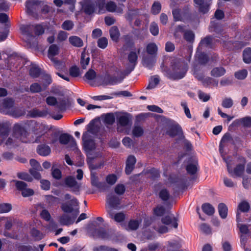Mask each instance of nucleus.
Here are the masks:
<instances>
[{
  "instance_id": "obj_14",
  "label": "nucleus",
  "mask_w": 251,
  "mask_h": 251,
  "mask_svg": "<svg viewBox=\"0 0 251 251\" xmlns=\"http://www.w3.org/2000/svg\"><path fill=\"white\" fill-rule=\"evenodd\" d=\"M75 214L73 215L72 217H70L67 214H63L59 218V222L61 225L68 226L74 223V221L77 215L79 213V210L76 209L75 211Z\"/></svg>"
},
{
  "instance_id": "obj_39",
  "label": "nucleus",
  "mask_w": 251,
  "mask_h": 251,
  "mask_svg": "<svg viewBox=\"0 0 251 251\" xmlns=\"http://www.w3.org/2000/svg\"><path fill=\"white\" fill-rule=\"evenodd\" d=\"M59 52L58 47L55 44L51 45L49 49L48 56L50 59L51 58H54V56L57 55Z\"/></svg>"
},
{
  "instance_id": "obj_15",
  "label": "nucleus",
  "mask_w": 251,
  "mask_h": 251,
  "mask_svg": "<svg viewBox=\"0 0 251 251\" xmlns=\"http://www.w3.org/2000/svg\"><path fill=\"white\" fill-rule=\"evenodd\" d=\"M123 4L117 5L113 1H109L106 3V10L110 12H116L118 14H122L123 13Z\"/></svg>"
},
{
  "instance_id": "obj_23",
  "label": "nucleus",
  "mask_w": 251,
  "mask_h": 251,
  "mask_svg": "<svg viewBox=\"0 0 251 251\" xmlns=\"http://www.w3.org/2000/svg\"><path fill=\"white\" fill-rule=\"evenodd\" d=\"M233 124L235 125H241L246 127H251V117L247 116L234 121Z\"/></svg>"
},
{
  "instance_id": "obj_28",
  "label": "nucleus",
  "mask_w": 251,
  "mask_h": 251,
  "mask_svg": "<svg viewBox=\"0 0 251 251\" xmlns=\"http://www.w3.org/2000/svg\"><path fill=\"white\" fill-rule=\"evenodd\" d=\"M172 14L175 21H183L185 13L182 12L181 9L175 8L173 9Z\"/></svg>"
},
{
  "instance_id": "obj_3",
  "label": "nucleus",
  "mask_w": 251,
  "mask_h": 251,
  "mask_svg": "<svg viewBox=\"0 0 251 251\" xmlns=\"http://www.w3.org/2000/svg\"><path fill=\"white\" fill-rule=\"evenodd\" d=\"M212 41V38L207 36L201 40L197 49L195 55V61L197 63L205 64L208 60L207 55L201 51L204 47L210 46Z\"/></svg>"
},
{
  "instance_id": "obj_13",
  "label": "nucleus",
  "mask_w": 251,
  "mask_h": 251,
  "mask_svg": "<svg viewBox=\"0 0 251 251\" xmlns=\"http://www.w3.org/2000/svg\"><path fill=\"white\" fill-rule=\"evenodd\" d=\"M59 141L60 143L63 145H66L70 142L71 148L74 150L76 148V143L74 138L72 135L67 133L61 134L59 137Z\"/></svg>"
},
{
  "instance_id": "obj_62",
  "label": "nucleus",
  "mask_w": 251,
  "mask_h": 251,
  "mask_svg": "<svg viewBox=\"0 0 251 251\" xmlns=\"http://www.w3.org/2000/svg\"><path fill=\"white\" fill-rule=\"evenodd\" d=\"M98 236L103 239H110L109 233L103 228L99 229L98 231Z\"/></svg>"
},
{
  "instance_id": "obj_44",
  "label": "nucleus",
  "mask_w": 251,
  "mask_h": 251,
  "mask_svg": "<svg viewBox=\"0 0 251 251\" xmlns=\"http://www.w3.org/2000/svg\"><path fill=\"white\" fill-rule=\"evenodd\" d=\"M243 60L246 63L251 62V48H247L243 51Z\"/></svg>"
},
{
  "instance_id": "obj_40",
  "label": "nucleus",
  "mask_w": 251,
  "mask_h": 251,
  "mask_svg": "<svg viewBox=\"0 0 251 251\" xmlns=\"http://www.w3.org/2000/svg\"><path fill=\"white\" fill-rule=\"evenodd\" d=\"M40 2L38 0H28L26 2L25 7L27 9V11L28 13H31L32 11L33 6L38 5L40 4Z\"/></svg>"
},
{
  "instance_id": "obj_21",
  "label": "nucleus",
  "mask_w": 251,
  "mask_h": 251,
  "mask_svg": "<svg viewBox=\"0 0 251 251\" xmlns=\"http://www.w3.org/2000/svg\"><path fill=\"white\" fill-rule=\"evenodd\" d=\"M162 222L166 225H169L174 228H177L178 224L176 219L173 215H169L163 218Z\"/></svg>"
},
{
  "instance_id": "obj_6",
  "label": "nucleus",
  "mask_w": 251,
  "mask_h": 251,
  "mask_svg": "<svg viewBox=\"0 0 251 251\" xmlns=\"http://www.w3.org/2000/svg\"><path fill=\"white\" fill-rule=\"evenodd\" d=\"M63 185L76 195H79L82 189V183L77 181L75 177L72 176H67L64 179Z\"/></svg>"
},
{
  "instance_id": "obj_56",
  "label": "nucleus",
  "mask_w": 251,
  "mask_h": 251,
  "mask_svg": "<svg viewBox=\"0 0 251 251\" xmlns=\"http://www.w3.org/2000/svg\"><path fill=\"white\" fill-rule=\"evenodd\" d=\"M248 75V71L246 70H242L235 73V77L238 79H245Z\"/></svg>"
},
{
  "instance_id": "obj_5",
  "label": "nucleus",
  "mask_w": 251,
  "mask_h": 251,
  "mask_svg": "<svg viewBox=\"0 0 251 251\" xmlns=\"http://www.w3.org/2000/svg\"><path fill=\"white\" fill-rule=\"evenodd\" d=\"M20 30L25 38H30L33 37V31L36 35H40L44 33L45 29L41 25H22L20 26Z\"/></svg>"
},
{
  "instance_id": "obj_9",
  "label": "nucleus",
  "mask_w": 251,
  "mask_h": 251,
  "mask_svg": "<svg viewBox=\"0 0 251 251\" xmlns=\"http://www.w3.org/2000/svg\"><path fill=\"white\" fill-rule=\"evenodd\" d=\"M78 201L75 198L71 200L69 204L67 203H63L61 204V208L62 210L66 213H70L73 212V215L75 214V210H78Z\"/></svg>"
},
{
  "instance_id": "obj_2",
  "label": "nucleus",
  "mask_w": 251,
  "mask_h": 251,
  "mask_svg": "<svg viewBox=\"0 0 251 251\" xmlns=\"http://www.w3.org/2000/svg\"><path fill=\"white\" fill-rule=\"evenodd\" d=\"M33 124H34V123L29 121L24 125H15L14 127L15 136L19 138L22 142L27 143L29 142V140L27 139V136L29 135L30 128L32 127Z\"/></svg>"
},
{
  "instance_id": "obj_55",
  "label": "nucleus",
  "mask_w": 251,
  "mask_h": 251,
  "mask_svg": "<svg viewBox=\"0 0 251 251\" xmlns=\"http://www.w3.org/2000/svg\"><path fill=\"white\" fill-rule=\"evenodd\" d=\"M10 114L14 117L18 118L25 114V111L22 109L18 108H13Z\"/></svg>"
},
{
  "instance_id": "obj_36",
  "label": "nucleus",
  "mask_w": 251,
  "mask_h": 251,
  "mask_svg": "<svg viewBox=\"0 0 251 251\" xmlns=\"http://www.w3.org/2000/svg\"><path fill=\"white\" fill-rule=\"evenodd\" d=\"M46 200L49 206H55L59 203V199L53 196H46Z\"/></svg>"
},
{
  "instance_id": "obj_41",
  "label": "nucleus",
  "mask_w": 251,
  "mask_h": 251,
  "mask_svg": "<svg viewBox=\"0 0 251 251\" xmlns=\"http://www.w3.org/2000/svg\"><path fill=\"white\" fill-rule=\"evenodd\" d=\"M250 206L249 202L246 201H242L238 206L237 212L240 211L243 212H247L249 210Z\"/></svg>"
},
{
  "instance_id": "obj_57",
  "label": "nucleus",
  "mask_w": 251,
  "mask_h": 251,
  "mask_svg": "<svg viewBox=\"0 0 251 251\" xmlns=\"http://www.w3.org/2000/svg\"><path fill=\"white\" fill-rule=\"evenodd\" d=\"M106 181L110 185H114L117 180V177L116 175L110 174L106 177Z\"/></svg>"
},
{
  "instance_id": "obj_51",
  "label": "nucleus",
  "mask_w": 251,
  "mask_h": 251,
  "mask_svg": "<svg viewBox=\"0 0 251 251\" xmlns=\"http://www.w3.org/2000/svg\"><path fill=\"white\" fill-rule=\"evenodd\" d=\"M141 223V220H130L128 223V227L130 230H136Z\"/></svg>"
},
{
  "instance_id": "obj_42",
  "label": "nucleus",
  "mask_w": 251,
  "mask_h": 251,
  "mask_svg": "<svg viewBox=\"0 0 251 251\" xmlns=\"http://www.w3.org/2000/svg\"><path fill=\"white\" fill-rule=\"evenodd\" d=\"M90 58L89 56H86V54L84 51L82 52L81 55L80 64L81 67L83 69H85L89 63Z\"/></svg>"
},
{
  "instance_id": "obj_59",
  "label": "nucleus",
  "mask_w": 251,
  "mask_h": 251,
  "mask_svg": "<svg viewBox=\"0 0 251 251\" xmlns=\"http://www.w3.org/2000/svg\"><path fill=\"white\" fill-rule=\"evenodd\" d=\"M12 209V205L8 203L0 204V213H7Z\"/></svg>"
},
{
  "instance_id": "obj_37",
  "label": "nucleus",
  "mask_w": 251,
  "mask_h": 251,
  "mask_svg": "<svg viewBox=\"0 0 251 251\" xmlns=\"http://www.w3.org/2000/svg\"><path fill=\"white\" fill-rule=\"evenodd\" d=\"M201 208L203 211L208 215H212L215 212L214 208L208 203L203 204Z\"/></svg>"
},
{
  "instance_id": "obj_7",
  "label": "nucleus",
  "mask_w": 251,
  "mask_h": 251,
  "mask_svg": "<svg viewBox=\"0 0 251 251\" xmlns=\"http://www.w3.org/2000/svg\"><path fill=\"white\" fill-rule=\"evenodd\" d=\"M240 159L242 164H238L233 170H232L229 163L227 162V161L225 160L226 163L227 171L231 176H241L243 174L245 170V164L246 162V160L244 157H241Z\"/></svg>"
},
{
  "instance_id": "obj_22",
  "label": "nucleus",
  "mask_w": 251,
  "mask_h": 251,
  "mask_svg": "<svg viewBox=\"0 0 251 251\" xmlns=\"http://www.w3.org/2000/svg\"><path fill=\"white\" fill-rule=\"evenodd\" d=\"M107 212L109 217L117 222H121L123 221L125 218V215L122 212H118L114 214L112 209H107Z\"/></svg>"
},
{
  "instance_id": "obj_25",
  "label": "nucleus",
  "mask_w": 251,
  "mask_h": 251,
  "mask_svg": "<svg viewBox=\"0 0 251 251\" xmlns=\"http://www.w3.org/2000/svg\"><path fill=\"white\" fill-rule=\"evenodd\" d=\"M156 62L155 56L145 57L143 58L142 63L144 66L151 69Z\"/></svg>"
},
{
  "instance_id": "obj_38",
  "label": "nucleus",
  "mask_w": 251,
  "mask_h": 251,
  "mask_svg": "<svg viewBox=\"0 0 251 251\" xmlns=\"http://www.w3.org/2000/svg\"><path fill=\"white\" fill-rule=\"evenodd\" d=\"M227 207L223 203H220L218 205V211L221 217L225 219L227 216Z\"/></svg>"
},
{
  "instance_id": "obj_60",
  "label": "nucleus",
  "mask_w": 251,
  "mask_h": 251,
  "mask_svg": "<svg viewBox=\"0 0 251 251\" xmlns=\"http://www.w3.org/2000/svg\"><path fill=\"white\" fill-rule=\"evenodd\" d=\"M74 23L70 20H66L64 21L62 25V28L66 30H70L74 27Z\"/></svg>"
},
{
  "instance_id": "obj_63",
  "label": "nucleus",
  "mask_w": 251,
  "mask_h": 251,
  "mask_svg": "<svg viewBox=\"0 0 251 251\" xmlns=\"http://www.w3.org/2000/svg\"><path fill=\"white\" fill-rule=\"evenodd\" d=\"M150 30L152 35H157L159 33V28L157 24L154 22L151 23Z\"/></svg>"
},
{
  "instance_id": "obj_54",
  "label": "nucleus",
  "mask_w": 251,
  "mask_h": 251,
  "mask_svg": "<svg viewBox=\"0 0 251 251\" xmlns=\"http://www.w3.org/2000/svg\"><path fill=\"white\" fill-rule=\"evenodd\" d=\"M31 234L36 240H40L44 237L43 234L39 230L35 228L31 230Z\"/></svg>"
},
{
  "instance_id": "obj_48",
  "label": "nucleus",
  "mask_w": 251,
  "mask_h": 251,
  "mask_svg": "<svg viewBox=\"0 0 251 251\" xmlns=\"http://www.w3.org/2000/svg\"><path fill=\"white\" fill-rule=\"evenodd\" d=\"M144 133L142 126L135 125L132 129V134L134 137H138L141 136Z\"/></svg>"
},
{
  "instance_id": "obj_31",
  "label": "nucleus",
  "mask_w": 251,
  "mask_h": 251,
  "mask_svg": "<svg viewBox=\"0 0 251 251\" xmlns=\"http://www.w3.org/2000/svg\"><path fill=\"white\" fill-rule=\"evenodd\" d=\"M50 148L49 146L45 145H39L37 148V152L42 156H47L50 153Z\"/></svg>"
},
{
  "instance_id": "obj_46",
  "label": "nucleus",
  "mask_w": 251,
  "mask_h": 251,
  "mask_svg": "<svg viewBox=\"0 0 251 251\" xmlns=\"http://www.w3.org/2000/svg\"><path fill=\"white\" fill-rule=\"evenodd\" d=\"M69 103L68 99H59L57 102V107L61 111H64L66 109L67 105Z\"/></svg>"
},
{
  "instance_id": "obj_29",
  "label": "nucleus",
  "mask_w": 251,
  "mask_h": 251,
  "mask_svg": "<svg viewBox=\"0 0 251 251\" xmlns=\"http://www.w3.org/2000/svg\"><path fill=\"white\" fill-rule=\"evenodd\" d=\"M69 41L72 45L75 47L80 48L83 45V42L81 39L76 36L70 37Z\"/></svg>"
},
{
  "instance_id": "obj_34",
  "label": "nucleus",
  "mask_w": 251,
  "mask_h": 251,
  "mask_svg": "<svg viewBox=\"0 0 251 251\" xmlns=\"http://www.w3.org/2000/svg\"><path fill=\"white\" fill-rule=\"evenodd\" d=\"M30 116L31 117H46L48 112L46 110H40L39 109H35L30 111L29 112Z\"/></svg>"
},
{
  "instance_id": "obj_8",
  "label": "nucleus",
  "mask_w": 251,
  "mask_h": 251,
  "mask_svg": "<svg viewBox=\"0 0 251 251\" xmlns=\"http://www.w3.org/2000/svg\"><path fill=\"white\" fill-rule=\"evenodd\" d=\"M99 156V154H97L96 156H93L92 153H89L88 155L87 163L91 171L101 169L104 166V161L103 160L96 158Z\"/></svg>"
},
{
  "instance_id": "obj_24",
  "label": "nucleus",
  "mask_w": 251,
  "mask_h": 251,
  "mask_svg": "<svg viewBox=\"0 0 251 251\" xmlns=\"http://www.w3.org/2000/svg\"><path fill=\"white\" fill-rule=\"evenodd\" d=\"M83 3L82 7L86 14L90 15L94 13L95 9L94 3L87 1L86 0H84Z\"/></svg>"
},
{
  "instance_id": "obj_1",
  "label": "nucleus",
  "mask_w": 251,
  "mask_h": 251,
  "mask_svg": "<svg viewBox=\"0 0 251 251\" xmlns=\"http://www.w3.org/2000/svg\"><path fill=\"white\" fill-rule=\"evenodd\" d=\"M187 70L188 65L184 60L174 58L171 61L170 68L165 71V75L173 80L180 79L184 77Z\"/></svg>"
},
{
  "instance_id": "obj_27",
  "label": "nucleus",
  "mask_w": 251,
  "mask_h": 251,
  "mask_svg": "<svg viewBox=\"0 0 251 251\" xmlns=\"http://www.w3.org/2000/svg\"><path fill=\"white\" fill-rule=\"evenodd\" d=\"M198 79L202 81V83L204 86H208L211 85L217 86L218 84V81L210 77L204 78L202 76H201L198 77Z\"/></svg>"
},
{
  "instance_id": "obj_47",
  "label": "nucleus",
  "mask_w": 251,
  "mask_h": 251,
  "mask_svg": "<svg viewBox=\"0 0 251 251\" xmlns=\"http://www.w3.org/2000/svg\"><path fill=\"white\" fill-rule=\"evenodd\" d=\"M115 120L113 113H107L104 116V122L108 125H112Z\"/></svg>"
},
{
  "instance_id": "obj_49",
  "label": "nucleus",
  "mask_w": 251,
  "mask_h": 251,
  "mask_svg": "<svg viewBox=\"0 0 251 251\" xmlns=\"http://www.w3.org/2000/svg\"><path fill=\"white\" fill-rule=\"evenodd\" d=\"M70 75L73 77H76L81 75L79 69L76 66L71 67L69 69Z\"/></svg>"
},
{
  "instance_id": "obj_35",
  "label": "nucleus",
  "mask_w": 251,
  "mask_h": 251,
  "mask_svg": "<svg viewBox=\"0 0 251 251\" xmlns=\"http://www.w3.org/2000/svg\"><path fill=\"white\" fill-rule=\"evenodd\" d=\"M226 73V70L222 67H216L213 68L211 75L214 77H218L223 76Z\"/></svg>"
},
{
  "instance_id": "obj_32",
  "label": "nucleus",
  "mask_w": 251,
  "mask_h": 251,
  "mask_svg": "<svg viewBox=\"0 0 251 251\" xmlns=\"http://www.w3.org/2000/svg\"><path fill=\"white\" fill-rule=\"evenodd\" d=\"M181 132V127L178 125H176L171 127L167 131L166 133L171 137H174Z\"/></svg>"
},
{
  "instance_id": "obj_64",
  "label": "nucleus",
  "mask_w": 251,
  "mask_h": 251,
  "mask_svg": "<svg viewBox=\"0 0 251 251\" xmlns=\"http://www.w3.org/2000/svg\"><path fill=\"white\" fill-rule=\"evenodd\" d=\"M198 97L200 100L203 102L207 101L210 100V96L209 94L205 93L201 90L198 91Z\"/></svg>"
},
{
  "instance_id": "obj_10",
  "label": "nucleus",
  "mask_w": 251,
  "mask_h": 251,
  "mask_svg": "<svg viewBox=\"0 0 251 251\" xmlns=\"http://www.w3.org/2000/svg\"><path fill=\"white\" fill-rule=\"evenodd\" d=\"M17 190L22 192V195L24 197H27L32 196L34 191L32 189L27 187V184L23 181L13 180Z\"/></svg>"
},
{
  "instance_id": "obj_61",
  "label": "nucleus",
  "mask_w": 251,
  "mask_h": 251,
  "mask_svg": "<svg viewBox=\"0 0 251 251\" xmlns=\"http://www.w3.org/2000/svg\"><path fill=\"white\" fill-rule=\"evenodd\" d=\"M159 196L162 200L166 201L169 199L170 194L167 189H162L160 191Z\"/></svg>"
},
{
  "instance_id": "obj_12",
  "label": "nucleus",
  "mask_w": 251,
  "mask_h": 251,
  "mask_svg": "<svg viewBox=\"0 0 251 251\" xmlns=\"http://www.w3.org/2000/svg\"><path fill=\"white\" fill-rule=\"evenodd\" d=\"M221 38V42H223V46L224 48L228 50H234L241 48L246 45V44H242L240 42L236 41L232 42L231 41H226L225 39H226V35H223L222 34Z\"/></svg>"
},
{
  "instance_id": "obj_16",
  "label": "nucleus",
  "mask_w": 251,
  "mask_h": 251,
  "mask_svg": "<svg viewBox=\"0 0 251 251\" xmlns=\"http://www.w3.org/2000/svg\"><path fill=\"white\" fill-rule=\"evenodd\" d=\"M91 184L101 191H104L107 189V186L104 182H100L98 176L93 173L91 174Z\"/></svg>"
},
{
  "instance_id": "obj_33",
  "label": "nucleus",
  "mask_w": 251,
  "mask_h": 251,
  "mask_svg": "<svg viewBox=\"0 0 251 251\" xmlns=\"http://www.w3.org/2000/svg\"><path fill=\"white\" fill-rule=\"evenodd\" d=\"M109 32L111 39L115 42H117L120 35L117 27L115 26H112L110 29Z\"/></svg>"
},
{
  "instance_id": "obj_20",
  "label": "nucleus",
  "mask_w": 251,
  "mask_h": 251,
  "mask_svg": "<svg viewBox=\"0 0 251 251\" xmlns=\"http://www.w3.org/2000/svg\"><path fill=\"white\" fill-rule=\"evenodd\" d=\"M196 6L199 8L200 12L203 14L207 13L209 9V4L205 2L204 0H194Z\"/></svg>"
},
{
  "instance_id": "obj_45",
  "label": "nucleus",
  "mask_w": 251,
  "mask_h": 251,
  "mask_svg": "<svg viewBox=\"0 0 251 251\" xmlns=\"http://www.w3.org/2000/svg\"><path fill=\"white\" fill-rule=\"evenodd\" d=\"M157 51V47L154 43H150L147 46V51L149 54L155 56Z\"/></svg>"
},
{
  "instance_id": "obj_50",
  "label": "nucleus",
  "mask_w": 251,
  "mask_h": 251,
  "mask_svg": "<svg viewBox=\"0 0 251 251\" xmlns=\"http://www.w3.org/2000/svg\"><path fill=\"white\" fill-rule=\"evenodd\" d=\"M187 173L191 175H195L197 171L196 163H189L186 167Z\"/></svg>"
},
{
  "instance_id": "obj_11",
  "label": "nucleus",
  "mask_w": 251,
  "mask_h": 251,
  "mask_svg": "<svg viewBox=\"0 0 251 251\" xmlns=\"http://www.w3.org/2000/svg\"><path fill=\"white\" fill-rule=\"evenodd\" d=\"M121 199L119 197L114 195L113 194H110L107 195L106 198V210L108 209H119L120 208L119 205L120 204Z\"/></svg>"
},
{
  "instance_id": "obj_52",
  "label": "nucleus",
  "mask_w": 251,
  "mask_h": 251,
  "mask_svg": "<svg viewBox=\"0 0 251 251\" xmlns=\"http://www.w3.org/2000/svg\"><path fill=\"white\" fill-rule=\"evenodd\" d=\"M105 0H97V5L99 8L98 14H102L106 11Z\"/></svg>"
},
{
  "instance_id": "obj_18",
  "label": "nucleus",
  "mask_w": 251,
  "mask_h": 251,
  "mask_svg": "<svg viewBox=\"0 0 251 251\" xmlns=\"http://www.w3.org/2000/svg\"><path fill=\"white\" fill-rule=\"evenodd\" d=\"M131 118L130 114L125 113L117 118L118 124L122 126H127L131 123Z\"/></svg>"
},
{
  "instance_id": "obj_17",
  "label": "nucleus",
  "mask_w": 251,
  "mask_h": 251,
  "mask_svg": "<svg viewBox=\"0 0 251 251\" xmlns=\"http://www.w3.org/2000/svg\"><path fill=\"white\" fill-rule=\"evenodd\" d=\"M140 52V49H138L137 52L135 51H131L128 55V61L130 64V72L133 70L137 64L138 54H139Z\"/></svg>"
},
{
  "instance_id": "obj_58",
  "label": "nucleus",
  "mask_w": 251,
  "mask_h": 251,
  "mask_svg": "<svg viewBox=\"0 0 251 251\" xmlns=\"http://www.w3.org/2000/svg\"><path fill=\"white\" fill-rule=\"evenodd\" d=\"M230 139L231 137L228 134H226L223 136L219 145V151L221 152H222L224 144L230 141Z\"/></svg>"
},
{
  "instance_id": "obj_43",
  "label": "nucleus",
  "mask_w": 251,
  "mask_h": 251,
  "mask_svg": "<svg viewBox=\"0 0 251 251\" xmlns=\"http://www.w3.org/2000/svg\"><path fill=\"white\" fill-rule=\"evenodd\" d=\"M160 81L159 77L158 75H154L152 77L150 81L148 86H147L148 89H151L156 87L159 83Z\"/></svg>"
},
{
  "instance_id": "obj_19",
  "label": "nucleus",
  "mask_w": 251,
  "mask_h": 251,
  "mask_svg": "<svg viewBox=\"0 0 251 251\" xmlns=\"http://www.w3.org/2000/svg\"><path fill=\"white\" fill-rule=\"evenodd\" d=\"M136 162V159L134 156L129 155L126 160V173L127 175H129L134 168V165Z\"/></svg>"
},
{
  "instance_id": "obj_53",
  "label": "nucleus",
  "mask_w": 251,
  "mask_h": 251,
  "mask_svg": "<svg viewBox=\"0 0 251 251\" xmlns=\"http://www.w3.org/2000/svg\"><path fill=\"white\" fill-rule=\"evenodd\" d=\"M233 104V101L231 98H225L222 100V105L224 108H229Z\"/></svg>"
},
{
  "instance_id": "obj_26",
  "label": "nucleus",
  "mask_w": 251,
  "mask_h": 251,
  "mask_svg": "<svg viewBox=\"0 0 251 251\" xmlns=\"http://www.w3.org/2000/svg\"><path fill=\"white\" fill-rule=\"evenodd\" d=\"M236 220L238 223L237 226L239 228L240 232L242 234H246L249 232V229L247 226L239 223L242 222L240 218V213L237 212Z\"/></svg>"
},
{
  "instance_id": "obj_4",
  "label": "nucleus",
  "mask_w": 251,
  "mask_h": 251,
  "mask_svg": "<svg viewBox=\"0 0 251 251\" xmlns=\"http://www.w3.org/2000/svg\"><path fill=\"white\" fill-rule=\"evenodd\" d=\"M87 130V132L83 133L82 135V140L84 147L88 152V155H89V153H92L91 152H92L96 148L94 141L90 135V133H93L94 123L93 121L88 125Z\"/></svg>"
},
{
  "instance_id": "obj_30",
  "label": "nucleus",
  "mask_w": 251,
  "mask_h": 251,
  "mask_svg": "<svg viewBox=\"0 0 251 251\" xmlns=\"http://www.w3.org/2000/svg\"><path fill=\"white\" fill-rule=\"evenodd\" d=\"M118 82L116 78L107 75L102 78V84L104 85H113L117 84Z\"/></svg>"
}]
</instances>
